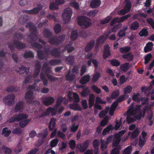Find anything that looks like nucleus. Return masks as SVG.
Segmentation results:
<instances>
[{"mask_svg": "<svg viewBox=\"0 0 154 154\" xmlns=\"http://www.w3.org/2000/svg\"><path fill=\"white\" fill-rule=\"evenodd\" d=\"M101 76V75L100 74L97 72H96L95 74L93 75V77L92 79V81L94 82H96Z\"/></svg>", "mask_w": 154, "mask_h": 154, "instance_id": "obj_43", "label": "nucleus"}, {"mask_svg": "<svg viewBox=\"0 0 154 154\" xmlns=\"http://www.w3.org/2000/svg\"><path fill=\"white\" fill-rule=\"evenodd\" d=\"M95 44V41L94 40H92L86 45L85 51L86 52H88L91 50L94 47Z\"/></svg>", "mask_w": 154, "mask_h": 154, "instance_id": "obj_15", "label": "nucleus"}, {"mask_svg": "<svg viewBox=\"0 0 154 154\" xmlns=\"http://www.w3.org/2000/svg\"><path fill=\"white\" fill-rule=\"evenodd\" d=\"M74 58L73 56H71L66 58V62L69 64L72 65L74 63Z\"/></svg>", "mask_w": 154, "mask_h": 154, "instance_id": "obj_50", "label": "nucleus"}, {"mask_svg": "<svg viewBox=\"0 0 154 154\" xmlns=\"http://www.w3.org/2000/svg\"><path fill=\"white\" fill-rule=\"evenodd\" d=\"M108 144V143L107 141H105L104 140L101 141L100 148L102 152L104 151V150L106 149L107 147Z\"/></svg>", "mask_w": 154, "mask_h": 154, "instance_id": "obj_48", "label": "nucleus"}, {"mask_svg": "<svg viewBox=\"0 0 154 154\" xmlns=\"http://www.w3.org/2000/svg\"><path fill=\"white\" fill-rule=\"evenodd\" d=\"M139 27V23L137 21H134L131 23L130 28L131 30L135 31L137 30Z\"/></svg>", "mask_w": 154, "mask_h": 154, "instance_id": "obj_21", "label": "nucleus"}, {"mask_svg": "<svg viewBox=\"0 0 154 154\" xmlns=\"http://www.w3.org/2000/svg\"><path fill=\"white\" fill-rule=\"evenodd\" d=\"M147 15L146 14L143 13H141L140 14L137 13L134 14L133 17V18L134 19H137L139 17L146 18L147 17Z\"/></svg>", "mask_w": 154, "mask_h": 154, "instance_id": "obj_49", "label": "nucleus"}, {"mask_svg": "<svg viewBox=\"0 0 154 154\" xmlns=\"http://www.w3.org/2000/svg\"><path fill=\"white\" fill-rule=\"evenodd\" d=\"M121 149V146H118L112 149L111 152V154H120Z\"/></svg>", "mask_w": 154, "mask_h": 154, "instance_id": "obj_33", "label": "nucleus"}, {"mask_svg": "<svg viewBox=\"0 0 154 154\" xmlns=\"http://www.w3.org/2000/svg\"><path fill=\"white\" fill-rule=\"evenodd\" d=\"M119 91L117 89L113 91L111 94V97L112 99H116L119 95Z\"/></svg>", "mask_w": 154, "mask_h": 154, "instance_id": "obj_40", "label": "nucleus"}, {"mask_svg": "<svg viewBox=\"0 0 154 154\" xmlns=\"http://www.w3.org/2000/svg\"><path fill=\"white\" fill-rule=\"evenodd\" d=\"M95 97V96L93 94H91L89 96L88 104L89 107L90 109H91L94 105Z\"/></svg>", "mask_w": 154, "mask_h": 154, "instance_id": "obj_22", "label": "nucleus"}, {"mask_svg": "<svg viewBox=\"0 0 154 154\" xmlns=\"http://www.w3.org/2000/svg\"><path fill=\"white\" fill-rule=\"evenodd\" d=\"M30 119H27L19 122V125L22 128H24L30 121Z\"/></svg>", "mask_w": 154, "mask_h": 154, "instance_id": "obj_51", "label": "nucleus"}, {"mask_svg": "<svg viewBox=\"0 0 154 154\" xmlns=\"http://www.w3.org/2000/svg\"><path fill=\"white\" fill-rule=\"evenodd\" d=\"M18 69L20 71L25 70V72L26 75H28L29 73V69L30 68L29 67L26 68L24 66H21L18 67Z\"/></svg>", "mask_w": 154, "mask_h": 154, "instance_id": "obj_56", "label": "nucleus"}, {"mask_svg": "<svg viewBox=\"0 0 154 154\" xmlns=\"http://www.w3.org/2000/svg\"><path fill=\"white\" fill-rule=\"evenodd\" d=\"M15 97V96L14 94H10L5 97L3 99V101L6 105L11 106L14 103Z\"/></svg>", "mask_w": 154, "mask_h": 154, "instance_id": "obj_5", "label": "nucleus"}, {"mask_svg": "<svg viewBox=\"0 0 154 154\" xmlns=\"http://www.w3.org/2000/svg\"><path fill=\"white\" fill-rule=\"evenodd\" d=\"M152 89L151 86L150 85L149 86H143L141 88V92H144L145 94L150 91Z\"/></svg>", "mask_w": 154, "mask_h": 154, "instance_id": "obj_39", "label": "nucleus"}, {"mask_svg": "<svg viewBox=\"0 0 154 154\" xmlns=\"http://www.w3.org/2000/svg\"><path fill=\"white\" fill-rule=\"evenodd\" d=\"M131 48L128 46L124 47H121L119 48V51L122 54L126 53L129 52L131 50Z\"/></svg>", "mask_w": 154, "mask_h": 154, "instance_id": "obj_38", "label": "nucleus"}, {"mask_svg": "<svg viewBox=\"0 0 154 154\" xmlns=\"http://www.w3.org/2000/svg\"><path fill=\"white\" fill-rule=\"evenodd\" d=\"M97 13L98 10H95L88 12L87 14V15L89 17H94L95 16Z\"/></svg>", "mask_w": 154, "mask_h": 154, "instance_id": "obj_63", "label": "nucleus"}, {"mask_svg": "<svg viewBox=\"0 0 154 154\" xmlns=\"http://www.w3.org/2000/svg\"><path fill=\"white\" fill-rule=\"evenodd\" d=\"M128 97L129 95H125L124 94H122L119 97L117 98L116 101L118 102V103H120L125 100L126 99H128Z\"/></svg>", "mask_w": 154, "mask_h": 154, "instance_id": "obj_30", "label": "nucleus"}, {"mask_svg": "<svg viewBox=\"0 0 154 154\" xmlns=\"http://www.w3.org/2000/svg\"><path fill=\"white\" fill-rule=\"evenodd\" d=\"M78 25L83 29H86L91 25V23L90 18L83 16H79V18H78Z\"/></svg>", "mask_w": 154, "mask_h": 154, "instance_id": "obj_1", "label": "nucleus"}, {"mask_svg": "<svg viewBox=\"0 0 154 154\" xmlns=\"http://www.w3.org/2000/svg\"><path fill=\"white\" fill-rule=\"evenodd\" d=\"M141 106V105H136V106L133 108V110L131 112L130 114L131 115H134L137 112H140L142 111V110L140 109V107Z\"/></svg>", "mask_w": 154, "mask_h": 154, "instance_id": "obj_26", "label": "nucleus"}, {"mask_svg": "<svg viewBox=\"0 0 154 154\" xmlns=\"http://www.w3.org/2000/svg\"><path fill=\"white\" fill-rule=\"evenodd\" d=\"M72 14V11L70 8H67L64 10L63 16V20L66 23L69 21Z\"/></svg>", "mask_w": 154, "mask_h": 154, "instance_id": "obj_7", "label": "nucleus"}, {"mask_svg": "<svg viewBox=\"0 0 154 154\" xmlns=\"http://www.w3.org/2000/svg\"><path fill=\"white\" fill-rule=\"evenodd\" d=\"M49 43L53 45H57L59 43L58 38L54 36H52L49 40Z\"/></svg>", "mask_w": 154, "mask_h": 154, "instance_id": "obj_29", "label": "nucleus"}, {"mask_svg": "<svg viewBox=\"0 0 154 154\" xmlns=\"http://www.w3.org/2000/svg\"><path fill=\"white\" fill-rule=\"evenodd\" d=\"M113 127L112 125L110 124L107 126L105 128H104L102 132V134L103 135L107 134L109 133L110 131L112 129Z\"/></svg>", "mask_w": 154, "mask_h": 154, "instance_id": "obj_32", "label": "nucleus"}, {"mask_svg": "<svg viewBox=\"0 0 154 154\" xmlns=\"http://www.w3.org/2000/svg\"><path fill=\"white\" fill-rule=\"evenodd\" d=\"M56 119L53 118L51 119L49 124V128L50 131L53 130L55 128Z\"/></svg>", "mask_w": 154, "mask_h": 154, "instance_id": "obj_20", "label": "nucleus"}, {"mask_svg": "<svg viewBox=\"0 0 154 154\" xmlns=\"http://www.w3.org/2000/svg\"><path fill=\"white\" fill-rule=\"evenodd\" d=\"M153 44L152 42H149L144 48V51L145 53H147L151 51L153 48Z\"/></svg>", "mask_w": 154, "mask_h": 154, "instance_id": "obj_19", "label": "nucleus"}, {"mask_svg": "<svg viewBox=\"0 0 154 154\" xmlns=\"http://www.w3.org/2000/svg\"><path fill=\"white\" fill-rule=\"evenodd\" d=\"M75 76L74 74L69 71L66 75L67 80L69 81H72L75 78Z\"/></svg>", "mask_w": 154, "mask_h": 154, "instance_id": "obj_31", "label": "nucleus"}, {"mask_svg": "<svg viewBox=\"0 0 154 154\" xmlns=\"http://www.w3.org/2000/svg\"><path fill=\"white\" fill-rule=\"evenodd\" d=\"M43 35L46 38H49L51 34V32L48 29H45L43 32Z\"/></svg>", "mask_w": 154, "mask_h": 154, "instance_id": "obj_47", "label": "nucleus"}, {"mask_svg": "<svg viewBox=\"0 0 154 154\" xmlns=\"http://www.w3.org/2000/svg\"><path fill=\"white\" fill-rule=\"evenodd\" d=\"M2 149L4 152L6 154H11V153L12 150L11 149L5 146H3L2 147Z\"/></svg>", "mask_w": 154, "mask_h": 154, "instance_id": "obj_58", "label": "nucleus"}, {"mask_svg": "<svg viewBox=\"0 0 154 154\" xmlns=\"http://www.w3.org/2000/svg\"><path fill=\"white\" fill-rule=\"evenodd\" d=\"M105 41L104 36V35H102L97 39L96 40L97 44L98 45L100 43H103Z\"/></svg>", "mask_w": 154, "mask_h": 154, "instance_id": "obj_59", "label": "nucleus"}, {"mask_svg": "<svg viewBox=\"0 0 154 154\" xmlns=\"http://www.w3.org/2000/svg\"><path fill=\"white\" fill-rule=\"evenodd\" d=\"M152 57V55L151 53H149L146 55L144 58V63L145 64H147L151 60Z\"/></svg>", "mask_w": 154, "mask_h": 154, "instance_id": "obj_54", "label": "nucleus"}, {"mask_svg": "<svg viewBox=\"0 0 154 154\" xmlns=\"http://www.w3.org/2000/svg\"><path fill=\"white\" fill-rule=\"evenodd\" d=\"M45 51L47 55L51 54L56 57H60V52L57 49H54L51 51L49 48H46L45 49Z\"/></svg>", "mask_w": 154, "mask_h": 154, "instance_id": "obj_9", "label": "nucleus"}, {"mask_svg": "<svg viewBox=\"0 0 154 154\" xmlns=\"http://www.w3.org/2000/svg\"><path fill=\"white\" fill-rule=\"evenodd\" d=\"M112 17L109 16L101 20L100 23L101 24H105L108 23L111 20Z\"/></svg>", "mask_w": 154, "mask_h": 154, "instance_id": "obj_36", "label": "nucleus"}, {"mask_svg": "<svg viewBox=\"0 0 154 154\" xmlns=\"http://www.w3.org/2000/svg\"><path fill=\"white\" fill-rule=\"evenodd\" d=\"M18 89L19 88L17 86H12L8 87L6 89V91L8 92H16L17 91Z\"/></svg>", "mask_w": 154, "mask_h": 154, "instance_id": "obj_44", "label": "nucleus"}, {"mask_svg": "<svg viewBox=\"0 0 154 154\" xmlns=\"http://www.w3.org/2000/svg\"><path fill=\"white\" fill-rule=\"evenodd\" d=\"M25 98L27 103H34V93L32 91H29L25 94Z\"/></svg>", "mask_w": 154, "mask_h": 154, "instance_id": "obj_8", "label": "nucleus"}, {"mask_svg": "<svg viewBox=\"0 0 154 154\" xmlns=\"http://www.w3.org/2000/svg\"><path fill=\"white\" fill-rule=\"evenodd\" d=\"M28 117V116L23 113L16 114L13 115L8 121V122L12 123L18 122L25 119Z\"/></svg>", "mask_w": 154, "mask_h": 154, "instance_id": "obj_4", "label": "nucleus"}, {"mask_svg": "<svg viewBox=\"0 0 154 154\" xmlns=\"http://www.w3.org/2000/svg\"><path fill=\"white\" fill-rule=\"evenodd\" d=\"M130 66L129 63H125L124 64L121 65L120 69L122 71L126 72L129 69Z\"/></svg>", "mask_w": 154, "mask_h": 154, "instance_id": "obj_24", "label": "nucleus"}, {"mask_svg": "<svg viewBox=\"0 0 154 154\" xmlns=\"http://www.w3.org/2000/svg\"><path fill=\"white\" fill-rule=\"evenodd\" d=\"M40 78L42 81L43 85L46 86L48 83V80L46 77L45 74L43 72H41L40 74Z\"/></svg>", "mask_w": 154, "mask_h": 154, "instance_id": "obj_23", "label": "nucleus"}, {"mask_svg": "<svg viewBox=\"0 0 154 154\" xmlns=\"http://www.w3.org/2000/svg\"><path fill=\"white\" fill-rule=\"evenodd\" d=\"M132 150V148L131 146H129L127 147L123 152V154H131Z\"/></svg>", "mask_w": 154, "mask_h": 154, "instance_id": "obj_61", "label": "nucleus"}, {"mask_svg": "<svg viewBox=\"0 0 154 154\" xmlns=\"http://www.w3.org/2000/svg\"><path fill=\"white\" fill-rule=\"evenodd\" d=\"M47 111L48 115L50 113H52V115H56L57 111V109L55 108L49 107L47 109Z\"/></svg>", "mask_w": 154, "mask_h": 154, "instance_id": "obj_45", "label": "nucleus"}, {"mask_svg": "<svg viewBox=\"0 0 154 154\" xmlns=\"http://www.w3.org/2000/svg\"><path fill=\"white\" fill-rule=\"evenodd\" d=\"M54 101V99L53 97H49L45 98L43 101L45 105L48 106L52 104Z\"/></svg>", "mask_w": 154, "mask_h": 154, "instance_id": "obj_17", "label": "nucleus"}, {"mask_svg": "<svg viewBox=\"0 0 154 154\" xmlns=\"http://www.w3.org/2000/svg\"><path fill=\"white\" fill-rule=\"evenodd\" d=\"M99 141L97 139L94 140L92 144L94 147V151L91 150H88L84 154H98L99 152Z\"/></svg>", "mask_w": 154, "mask_h": 154, "instance_id": "obj_6", "label": "nucleus"}, {"mask_svg": "<svg viewBox=\"0 0 154 154\" xmlns=\"http://www.w3.org/2000/svg\"><path fill=\"white\" fill-rule=\"evenodd\" d=\"M114 138L115 140H114L112 145L113 148L116 147L118 146H120L119 145L121 141L120 137L119 135L118 134L115 135Z\"/></svg>", "mask_w": 154, "mask_h": 154, "instance_id": "obj_16", "label": "nucleus"}, {"mask_svg": "<svg viewBox=\"0 0 154 154\" xmlns=\"http://www.w3.org/2000/svg\"><path fill=\"white\" fill-rule=\"evenodd\" d=\"M108 122V118L107 116L104 118L103 120L100 122V125L101 127H104L106 125Z\"/></svg>", "mask_w": 154, "mask_h": 154, "instance_id": "obj_60", "label": "nucleus"}, {"mask_svg": "<svg viewBox=\"0 0 154 154\" xmlns=\"http://www.w3.org/2000/svg\"><path fill=\"white\" fill-rule=\"evenodd\" d=\"M24 105L22 101H19L16 104L14 108V111L15 112H22L24 109Z\"/></svg>", "mask_w": 154, "mask_h": 154, "instance_id": "obj_11", "label": "nucleus"}, {"mask_svg": "<svg viewBox=\"0 0 154 154\" xmlns=\"http://www.w3.org/2000/svg\"><path fill=\"white\" fill-rule=\"evenodd\" d=\"M111 64L113 66H118L120 65V62L117 59H114L109 60Z\"/></svg>", "mask_w": 154, "mask_h": 154, "instance_id": "obj_37", "label": "nucleus"}, {"mask_svg": "<svg viewBox=\"0 0 154 154\" xmlns=\"http://www.w3.org/2000/svg\"><path fill=\"white\" fill-rule=\"evenodd\" d=\"M148 35V32L145 28L143 29L139 33V35L141 37L147 36Z\"/></svg>", "mask_w": 154, "mask_h": 154, "instance_id": "obj_46", "label": "nucleus"}, {"mask_svg": "<svg viewBox=\"0 0 154 154\" xmlns=\"http://www.w3.org/2000/svg\"><path fill=\"white\" fill-rule=\"evenodd\" d=\"M85 38H86L87 36L86 32L85 30L80 31L79 33H78V36Z\"/></svg>", "mask_w": 154, "mask_h": 154, "instance_id": "obj_57", "label": "nucleus"}, {"mask_svg": "<svg viewBox=\"0 0 154 154\" xmlns=\"http://www.w3.org/2000/svg\"><path fill=\"white\" fill-rule=\"evenodd\" d=\"M26 27L30 28L31 33V36H28V37H30L32 41H36L38 38L37 36V30L34 24L33 23L29 22L26 25Z\"/></svg>", "mask_w": 154, "mask_h": 154, "instance_id": "obj_2", "label": "nucleus"}, {"mask_svg": "<svg viewBox=\"0 0 154 154\" xmlns=\"http://www.w3.org/2000/svg\"><path fill=\"white\" fill-rule=\"evenodd\" d=\"M132 89V87L130 85H128L124 89V94L127 95V94H130L131 93Z\"/></svg>", "mask_w": 154, "mask_h": 154, "instance_id": "obj_52", "label": "nucleus"}, {"mask_svg": "<svg viewBox=\"0 0 154 154\" xmlns=\"http://www.w3.org/2000/svg\"><path fill=\"white\" fill-rule=\"evenodd\" d=\"M43 8V6L41 5H39L36 8H35L32 9L30 10L26 11V13L29 14H36L38 13Z\"/></svg>", "mask_w": 154, "mask_h": 154, "instance_id": "obj_13", "label": "nucleus"}, {"mask_svg": "<svg viewBox=\"0 0 154 154\" xmlns=\"http://www.w3.org/2000/svg\"><path fill=\"white\" fill-rule=\"evenodd\" d=\"M61 62V60L58 59H52L49 61V64L51 66H56Z\"/></svg>", "mask_w": 154, "mask_h": 154, "instance_id": "obj_34", "label": "nucleus"}, {"mask_svg": "<svg viewBox=\"0 0 154 154\" xmlns=\"http://www.w3.org/2000/svg\"><path fill=\"white\" fill-rule=\"evenodd\" d=\"M91 89L94 91L98 94L101 92V89L97 87L96 85H93L91 86Z\"/></svg>", "mask_w": 154, "mask_h": 154, "instance_id": "obj_53", "label": "nucleus"}, {"mask_svg": "<svg viewBox=\"0 0 154 154\" xmlns=\"http://www.w3.org/2000/svg\"><path fill=\"white\" fill-rule=\"evenodd\" d=\"M122 57L126 59L125 61L130 62L132 61L134 59V56L133 54H131V52H129L127 54H124L122 56Z\"/></svg>", "mask_w": 154, "mask_h": 154, "instance_id": "obj_18", "label": "nucleus"}, {"mask_svg": "<svg viewBox=\"0 0 154 154\" xmlns=\"http://www.w3.org/2000/svg\"><path fill=\"white\" fill-rule=\"evenodd\" d=\"M68 96L70 101L73 100V103L70 105V108L74 110H77V94L75 93L69 92Z\"/></svg>", "mask_w": 154, "mask_h": 154, "instance_id": "obj_3", "label": "nucleus"}, {"mask_svg": "<svg viewBox=\"0 0 154 154\" xmlns=\"http://www.w3.org/2000/svg\"><path fill=\"white\" fill-rule=\"evenodd\" d=\"M131 3L129 0H127L124 7V8L129 12L131 10Z\"/></svg>", "mask_w": 154, "mask_h": 154, "instance_id": "obj_55", "label": "nucleus"}, {"mask_svg": "<svg viewBox=\"0 0 154 154\" xmlns=\"http://www.w3.org/2000/svg\"><path fill=\"white\" fill-rule=\"evenodd\" d=\"M11 131L8 130V128H4L2 129V134L5 137H8L11 133Z\"/></svg>", "mask_w": 154, "mask_h": 154, "instance_id": "obj_42", "label": "nucleus"}, {"mask_svg": "<svg viewBox=\"0 0 154 154\" xmlns=\"http://www.w3.org/2000/svg\"><path fill=\"white\" fill-rule=\"evenodd\" d=\"M14 45L18 49L23 48L25 47V45L20 42L15 41H14Z\"/></svg>", "mask_w": 154, "mask_h": 154, "instance_id": "obj_27", "label": "nucleus"}, {"mask_svg": "<svg viewBox=\"0 0 154 154\" xmlns=\"http://www.w3.org/2000/svg\"><path fill=\"white\" fill-rule=\"evenodd\" d=\"M90 78V76L88 75H85L81 78L80 83L82 84H85L89 81Z\"/></svg>", "mask_w": 154, "mask_h": 154, "instance_id": "obj_28", "label": "nucleus"}, {"mask_svg": "<svg viewBox=\"0 0 154 154\" xmlns=\"http://www.w3.org/2000/svg\"><path fill=\"white\" fill-rule=\"evenodd\" d=\"M127 29V27H123L122 29L118 32V36L119 37H123L125 36L126 33V31Z\"/></svg>", "mask_w": 154, "mask_h": 154, "instance_id": "obj_25", "label": "nucleus"}, {"mask_svg": "<svg viewBox=\"0 0 154 154\" xmlns=\"http://www.w3.org/2000/svg\"><path fill=\"white\" fill-rule=\"evenodd\" d=\"M23 56L25 58L33 57V54L31 51H29L25 52L24 53Z\"/></svg>", "mask_w": 154, "mask_h": 154, "instance_id": "obj_62", "label": "nucleus"}, {"mask_svg": "<svg viewBox=\"0 0 154 154\" xmlns=\"http://www.w3.org/2000/svg\"><path fill=\"white\" fill-rule=\"evenodd\" d=\"M140 131L138 128H135L132 132L131 136V139H133L136 138L138 135Z\"/></svg>", "mask_w": 154, "mask_h": 154, "instance_id": "obj_35", "label": "nucleus"}, {"mask_svg": "<svg viewBox=\"0 0 154 154\" xmlns=\"http://www.w3.org/2000/svg\"><path fill=\"white\" fill-rule=\"evenodd\" d=\"M147 23L149 24L152 28L154 29V20L152 18H147L146 19Z\"/></svg>", "mask_w": 154, "mask_h": 154, "instance_id": "obj_64", "label": "nucleus"}, {"mask_svg": "<svg viewBox=\"0 0 154 154\" xmlns=\"http://www.w3.org/2000/svg\"><path fill=\"white\" fill-rule=\"evenodd\" d=\"M89 143V140H87L84 142L82 145L80 143L78 144V149H79L81 152H84L88 148Z\"/></svg>", "mask_w": 154, "mask_h": 154, "instance_id": "obj_10", "label": "nucleus"}, {"mask_svg": "<svg viewBox=\"0 0 154 154\" xmlns=\"http://www.w3.org/2000/svg\"><path fill=\"white\" fill-rule=\"evenodd\" d=\"M111 55L110 47L108 45L104 46L103 51V57L104 59H106Z\"/></svg>", "mask_w": 154, "mask_h": 154, "instance_id": "obj_12", "label": "nucleus"}, {"mask_svg": "<svg viewBox=\"0 0 154 154\" xmlns=\"http://www.w3.org/2000/svg\"><path fill=\"white\" fill-rule=\"evenodd\" d=\"M90 92V90L88 88H86L82 91L81 93V95L82 96L85 97L88 96Z\"/></svg>", "mask_w": 154, "mask_h": 154, "instance_id": "obj_41", "label": "nucleus"}, {"mask_svg": "<svg viewBox=\"0 0 154 154\" xmlns=\"http://www.w3.org/2000/svg\"><path fill=\"white\" fill-rule=\"evenodd\" d=\"M100 0H92L90 3V6L92 8H97L99 7L101 4Z\"/></svg>", "mask_w": 154, "mask_h": 154, "instance_id": "obj_14", "label": "nucleus"}]
</instances>
